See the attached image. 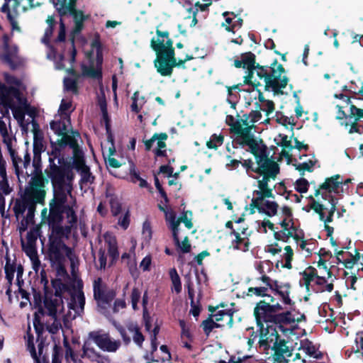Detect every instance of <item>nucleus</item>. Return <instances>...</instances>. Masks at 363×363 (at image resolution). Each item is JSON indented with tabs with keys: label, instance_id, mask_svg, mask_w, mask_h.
Wrapping results in <instances>:
<instances>
[{
	"label": "nucleus",
	"instance_id": "7",
	"mask_svg": "<svg viewBox=\"0 0 363 363\" xmlns=\"http://www.w3.org/2000/svg\"><path fill=\"white\" fill-rule=\"evenodd\" d=\"M271 181H266L264 177L259 181L258 190L253 192L255 197L252 199L250 206L252 207L251 213H254V208H257L259 213H263L268 216H274L277 214L278 204L270 199L273 197Z\"/></svg>",
	"mask_w": 363,
	"mask_h": 363
},
{
	"label": "nucleus",
	"instance_id": "38",
	"mask_svg": "<svg viewBox=\"0 0 363 363\" xmlns=\"http://www.w3.org/2000/svg\"><path fill=\"white\" fill-rule=\"evenodd\" d=\"M112 191V189L108 188L106 190V197L109 199L111 213L113 216H116L120 213L121 206L118 197Z\"/></svg>",
	"mask_w": 363,
	"mask_h": 363
},
{
	"label": "nucleus",
	"instance_id": "53",
	"mask_svg": "<svg viewBox=\"0 0 363 363\" xmlns=\"http://www.w3.org/2000/svg\"><path fill=\"white\" fill-rule=\"evenodd\" d=\"M64 86H65V89L67 91H70L76 94L77 92V85L76 77L65 78Z\"/></svg>",
	"mask_w": 363,
	"mask_h": 363
},
{
	"label": "nucleus",
	"instance_id": "6",
	"mask_svg": "<svg viewBox=\"0 0 363 363\" xmlns=\"http://www.w3.org/2000/svg\"><path fill=\"white\" fill-rule=\"evenodd\" d=\"M253 155L255 157L256 165L252 160L240 161V164L245 168L247 174L251 176L250 171L257 174L254 177L257 181V186H259V181L264 177L266 181L274 180L279 172V167L276 162L268 157L266 148H261V152Z\"/></svg>",
	"mask_w": 363,
	"mask_h": 363
},
{
	"label": "nucleus",
	"instance_id": "44",
	"mask_svg": "<svg viewBox=\"0 0 363 363\" xmlns=\"http://www.w3.org/2000/svg\"><path fill=\"white\" fill-rule=\"evenodd\" d=\"M308 269H313L315 272H318V274L327 276L328 278L331 277L330 270L328 269L325 261L320 257L317 262V269L309 268Z\"/></svg>",
	"mask_w": 363,
	"mask_h": 363
},
{
	"label": "nucleus",
	"instance_id": "10",
	"mask_svg": "<svg viewBox=\"0 0 363 363\" xmlns=\"http://www.w3.org/2000/svg\"><path fill=\"white\" fill-rule=\"evenodd\" d=\"M0 105L10 108L14 118L22 125L25 118L23 108L26 106L23 94L18 90L9 91L0 82Z\"/></svg>",
	"mask_w": 363,
	"mask_h": 363
},
{
	"label": "nucleus",
	"instance_id": "49",
	"mask_svg": "<svg viewBox=\"0 0 363 363\" xmlns=\"http://www.w3.org/2000/svg\"><path fill=\"white\" fill-rule=\"evenodd\" d=\"M0 194L9 195L12 191V188L9 186L7 174L0 175Z\"/></svg>",
	"mask_w": 363,
	"mask_h": 363
},
{
	"label": "nucleus",
	"instance_id": "2",
	"mask_svg": "<svg viewBox=\"0 0 363 363\" xmlns=\"http://www.w3.org/2000/svg\"><path fill=\"white\" fill-rule=\"evenodd\" d=\"M72 186L54 189L53 198L49 203V212L47 208L41 211L42 223L48 224L55 229L62 220V214L66 213L69 223H75L77 217L74 211L76 200L72 194Z\"/></svg>",
	"mask_w": 363,
	"mask_h": 363
},
{
	"label": "nucleus",
	"instance_id": "5",
	"mask_svg": "<svg viewBox=\"0 0 363 363\" xmlns=\"http://www.w3.org/2000/svg\"><path fill=\"white\" fill-rule=\"evenodd\" d=\"M152 48L156 52L157 57L155 60V67L158 73L162 76H171L174 67H185V62L192 59V57L186 55L184 60L177 61L174 57L173 42L168 40L165 44L160 43L156 44L152 41Z\"/></svg>",
	"mask_w": 363,
	"mask_h": 363
},
{
	"label": "nucleus",
	"instance_id": "8",
	"mask_svg": "<svg viewBox=\"0 0 363 363\" xmlns=\"http://www.w3.org/2000/svg\"><path fill=\"white\" fill-rule=\"evenodd\" d=\"M335 99L340 100L339 102L334 101L333 104L338 109L336 118L337 119H342L345 117L344 108H350L351 121V125L349 130L350 133H357L359 134L363 133V108H357L353 104H350V98L344 94H339L334 95ZM359 150L363 155V144L360 145Z\"/></svg>",
	"mask_w": 363,
	"mask_h": 363
},
{
	"label": "nucleus",
	"instance_id": "43",
	"mask_svg": "<svg viewBox=\"0 0 363 363\" xmlns=\"http://www.w3.org/2000/svg\"><path fill=\"white\" fill-rule=\"evenodd\" d=\"M62 145H60L59 144V142L57 141V143L52 144V150L48 152L49 155V162L50 165L55 163V160L58 159V163L60 164V159L59 158L60 155V147Z\"/></svg>",
	"mask_w": 363,
	"mask_h": 363
},
{
	"label": "nucleus",
	"instance_id": "61",
	"mask_svg": "<svg viewBox=\"0 0 363 363\" xmlns=\"http://www.w3.org/2000/svg\"><path fill=\"white\" fill-rule=\"evenodd\" d=\"M164 217H165V220L169 226L178 222V218H177V217H176V213L172 209H168L164 213Z\"/></svg>",
	"mask_w": 363,
	"mask_h": 363
},
{
	"label": "nucleus",
	"instance_id": "46",
	"mask_svg": "<svg viewBox=\"0 0 363 363\" xmlns=\"http://www.w3.org/2000/svg\"><path fill=\"white\" fill-rule=\"evenodd\" d=\"M274 140L277 145H281L286 149L291 150L293 148L292 139L286 135L280 133Z\"/></svg>",
	"mask_w": 363,
	"mask_h": 363
},
{
	"label": "nucleus",
	"instance_id": "13",
	"mask_svg": "<svg viewBox=\"0 0 363 363\" xmlns=\"http://www.w3.org/2000/svg\"><path fill=\"white\" fill-rule=\"evenodd\" d=\"M99 245L98 267L104 269L107 262L106 251L113 261L119 256L116 238L112 233L107 232L99 238Z\"/></svg>",
	"mask_w": 363,
	"mask_h": 363
},
{
	"label": "nucleus",
	"instance_id": "51",
	"mask_svg": "<svg viewBox=\"0 0 363 363\" xmlns=\"http://www.w3.org/2000/svg\"><path fill=\"white\" fill-rule=\"evenodd\" d=\"M191 220L192 213L189 211L184 212L181 217L178 218L179 223H183L188 229H191L193 227Z\"/></svg>",
	"mask_w": 363,
	"mask_h": 363
},
{
	"label": "nucleus",
	"instance_id": "35",
	"mask_svg": "<svg viewBox=\"0 0 363 363\" xmlns=\"http://www.w3.org/2000/svg\"><path fill=\"white\" fill-rule=\"evenodd\" d=\"M67 251V247L61 241H53L50 244V256L56 262L60 261Z\"/></svg>",
	"mask_w": 363,
	"mask_h": 363
},
{
	"label": "nucleus",
	"instance_id": "41",
	"mask_svg": "<svg viewBox=\"0 0 363 363\" xmlns=\"http://www.w3.org/2000/svg\"><path fill=\"white\" fill-rule=\"evenodd\" d=\"M48 28L45 29L44 36L42 39L43 43H48L50 38H51L53 33V26L55 24V18L52 16H48L46 19Z\"/></svg>",
	"mask_w": 363,
	"mask_h": 363
},
{
	"label": "nucleus",
	"instance_id": "22",
	"mask_svg": "<svg viewBox=\"0 0 363 363\" xmlns=\"http://www.w3.org/2000/svg\"><path fill=\"white\" fill-rule=\"evenodd\" d=\"M284 211L286 216H287V218L280 222L281 229L278 232L274 231V237L277 240H281L285 242H288L290 239H292L295 242L299 235L297 233V230L294 227V223L289 218L291 215L290 210L288 208H284Z\"/></svg>",
	"mask_w": 363,
	"mask_h": 363
},
{
	"label": "nucleus",
	"instance_id": "28",
	"mask_svg": "<svg viewBox=\"0 0 363 363\" xmlns=\"http://www.w3.org/2000/svg\"><path fill=\"white\" fill-rule=\"evenodd\" d=\"M262 281L269 287V290L274 291L276 294H279L284 303L289 304L291 303L289 298L290 286L289 284H282L277 281H273L267 276H263Z\"/></svg>",
	"mask_w": 363,
	"mask_h": 363
},
{
	"label": "nucleus",
	"instance_id": "19",
	"mask_svg": "<svg viewBox=\"0 0 363 363\" xmlns=\"http://www.w3.org/2000/svg\"><path fill=\"white\" fill-rule=\"evenodd\" d=\"M336 206L337 202L334 199H332V201L328 203H322L319 201H314L312 206L313 209L318 213L320 219L324 222L328 236H330V238L333 233V228L329 226L328 223L332 222V218L336 209Z\"/></svg>",
	"mask_w": 363,
	"mask_h": 363
},
{
	"label": "nucleus",
	"instance_id": "29",
	"mask_svg": "<svg viewBox=\"0 0 363 363\" xmlns=\"http://www.w3.org/2000/svg\"><path fill=\"white\" fill-rule=\"evenodd\" d=\"M93 48L97 49L96 55V65H91L90 66L82 65V74L94 79H101L102 77L101 74V65H102V57L99 53L100 44L98 40H95L91 44Z\"/></svg>",
	"mask_w": 363,
	"mask_h": 363
},
{
	"label": "nucleus",
	"instance_id": "60",
	"mask_svg": "<svg viewBox=\"0 0 363 363\" xmlns=\"http://www.w3.org/2000/svg\"><path fill=\"white\" fill-rule=\"evenodd\" d=\"M242 117L237 120L233 116L228 115L225 118V123L230 127L231 132L235 130L236 125H239L242 123Z\"/></svg>",
	"mask_w": 363,
	"mask_h": 363
},
{
	"label": "nucleus",
	"instance_id": "54",
	"mask_svg": "<svg viewBox=\"0 0 363 363\" xmlns=\"http://www.w3.org/2000/svg\"><path fill=\"white\" fill-rule=\"evenodd\" d=\"M133 104L131 105V109L134 112H139L141 107L144 104V98L142 97L141 99L138 98V93L135 92L133 97Z\"/></svg>",
	"mask_w": 363,
	"mask_h": 363
},
{
	"label": "nucleus",
	"instance_id": "21",
	"mask_svg": "<svg viewBox=\"0 0 363 363\" xmlns=\"http://www.w3.org/2000/svg\"><path fill=\"white\" fill-rule=\"evenodd\" d=\"M273 363H289L293 356L294 348L291 343L284 339L276 341L272 347Z\"/></svg>",
	"mask_w": 363,
	"mask_h": 363
},
{
	"label": "nucleus",
	"instance_id": "58",
	"mask_svg": "<svg viewBox=\"0 0 363 363\" xmlns=\"http://www.w3.org/2000/svg\"><path fill=\"white\" fill-rule=\"evenodd\" d=\"M75 166L78 170H81L82 174L84 177L88 180L87 176H89V169L87 166L85 165L84 161L79 158L77 159L75 161Z\"/></svg>",
	"mask_w": 363,
	"mask_h": 363
},
{
	"label": "nucleus",
	"instance_id": "11",
	"mask_svg": "<svg viewBox=\"0 0 363 363\" xmlns=\"http://www.w3.org/2000/svg\"><path fill=\"white\" fill-rule=\"evenodd\" d=\"M255 125L249 122L247 118H242V123L236 125L233 132L236 135L237 142L242 145H247L252 154L261 152V148H266L262 140L256 139L252 133Z\"/></svg>",
	"mask_w": 363,
	"mask_h": 363
},
{
	"label": "nucleus",
	"instance_id": "36",
	"mask_svg": "<svg viewBox=\"0 0 363 363\" xmlns=\"http://www.w3.org/2000/svg\"><path fill=\"white\" fill-rule=\"evenodd\" d=\"M33 152H43L45 150V143L43 133L33 125Z\"/></svg>",
	"mask_w": 363,
	"mask_h": 363
},
{
	"label": "nucleus",
	"instance_id": "56",
	"mask_svg": "<svg viewBox=\"0 0 363 363\" xmlns=\"http://www.w3.org/2000/svg\"><path fill=\"white\" fill-rule=\"evenodd\" d=\"M12 160L13 166L15 169L16 174L18 176L21 169V164H22V159L19 157L16 151L13 149V156L9 154Z\"/></svg>",
	"mask_w": 363,
	"mask_h": 363
},
{
	"label": "nucleus",
	"instance_id": "18",
	"mask_svg": "<svg viewBox=\"0 0 363 363\" xmlns=\"http://www.w3.org/2000/svg\"><path fill=\"white\" fill-rule=\"evenodd\" d=\"M2 58L12 69L22 63L18 48L7 35H4L1 44Z\"/></svg>",
	"mask_w": 363,
	"mask_h": 363
},
{
	"label": "nucleus",
	"instance_id": "57",
	"mask_svg": "<svg viewBox=\"0 0 363 363\" xmlns=\"http://www.w3.org/2000/svg\"><path fill=\"white\" fill-rule=\"evenodd\" d=\"M219 325L212 319L206 320L202 323V327L206 335H209L213 328Z\"/></svg>",
	"mask_w": 363,
	"mask_h": 363
},
{
	"label": "nucleus",
	"instance_id": "50",
	"mask_svg": "<svg viewBox=\"0 0 363 363\" xmlns=\"http://www.w3.org/2000/svg\"><path fill=\"white\" fill-rule=\"evenodd\" d=\"M128 329L133 333V339L135 343L141 347L145 339L142 333L139 331L138 327L131 325Z\"/></svg>",
	"mask_w": 363,
	"mask_h": 363
},
{
	"label": "nucleus",
	"instance_id": "17",
	"mask_svg": "<svg viewBox=\"0 0 363 363\" xmlns=\"http://www.w3.org/2000/svg\"><path fill=\"white\" fill-rule=\"evenodd\" d=\"M288 78L284 74V69L281 65L274 63L272 67V71L265 78V89L277 92L284 89L288 84Z\"/></svg>",
	"mask_w": 363,
	"mask_h": 363
},
{
	"label": "nucleus",
	"instance_id": "42",
	"mask_svg": "<svg viewBox=\"0 0 363 363\" xmlns=\"http://www.w3.org/2000/svg\"><path fill=\"white\" fill-rule=\"evenodd\" d=\"M52 286L55 289V293H52V295H58L62 297V300L66 298L67 286L65 284H63L60 280H55L52 282Z\"/></svg>",
	"mask_w": 363,
	"mask_h": 363
},
{
	"label": "nucleus",
	"instance_id": "32",
	"mask_svg": "<svg viewBox=\"0 0 363 363\" xmlns=\"http://www.w3.org/2000/svg\"><path fill=\"white\" fill-rule=\"evenodd\" d=\"M242 60L243 62V67L247 68L248 70V74L245 77V83L250 84L253 86L259 85V82H257L255 78V55L251 52L246 53L242 56Z\"/></svg>",
	"mask_w": 363,
	"mask_h": 363
},
{
	"label": "nucleus",
	"instance_id": "37",
	"mask_svg": "<svg viewBox=\"0 0 363 363\" xmlns=\"http://www.w3.org/2000/svg\"><path fill=\"white\" fill-rule=\"evenodd\" d=\"M264 284V286H262L250 287L247 290V295L248 296H256L257 297H266L268 301L273 302L274 298L268 294L269 287L265 284Z\"/></svg>",
	"mask_w": 363,
	"mask_h": 363
},
{
	"label": "nucleus",
	"instance_id": "12",
	"mask_svg": "<svg viewBox=\"0 0 363 363\" xmlns=\"http://www.w3.org/2000/svg\"><path fill=\"white\" fill-rule=\"evenodd\" d=\"M43 0H5L1 11L6 13L13 28H18L16 17L29 9L40 6Z\"/></svg>",
	"mask_w": 363,
	"mask_h": 363
},
{
	"label": "nucleus",
	"instance_id": "52",
	"mask_svg": "<svg viewBox=\"0 0 363 363\" xmlns=\"http://www.w3.org/2000/svg\"><path fill=\"white\" fill-rule=\"evenodd\" d=\"M284 252L283 255L284 259L285 260L284 267L289 269L291 268V261L293 259L294 252L291 249V246L286 245L284 248Z\"/></svg>",
	"mask_w": 363,
	"mask_h": 363
},
{
	"label": "nucleus",
	"instance_id": "4",
	"mask_svg": "<svg viewBox=\"0 0 363 363\" xmlns=\"http://www.w3.org/2000/svg\"><path fill=\"white\" fill-rule=\"evenodd\" d=\"M5 280L1 290V293H5L9 302L12 301L13 295H16L17 291L23 293L22 286L24 284L23 279V267L18 263L14 255H11L6 249L4 256Z\"/></svg>",
	"mask_w": 363,
	"mask_h": 363
},
{
	"label": "nucleus",
	"instance_id": "40",
	"mask_svg": "<svg viewBox=\"0 0 363 363\" xmlns=\"http://www.w3.org/2000/svg\"><path fill=\"white\" fill-rule=\"evenodd\" d=\"M296 244L302 251L306 252V256H309L314 250L315 244L310 240H304L301 236L295 240Z\"/></svg>",
	"mask_w": 363,
	"mask_h": 363
},
{
	"label": "nucleus",
	"instance_id": "59",
	"mask_svg": "<svg viewBox=\"0 0 363 363\" xmlns=\"http://www.w3.org/2000/svg\"><path fill=\"white\" fill-rule=\"evenodd\" d=\"M295 189L300 193H306L308 189V182L306 179L301 178L295 183Z\"/></svg>",
	"mask_w": 363,
	"mask_h": 363
},
{
	"label": "nucleus",
	"instance_id": "16",
	"mask_svg": "<svg viewBox=\"0 0 363 363\" xmlns=\"http://www.w3.org/2000/svg\"><path fill=\"white\" fill-rule=\"evenodd\" d=\"M45 173L50 179L54 189L65 188L67 185L72 186L74 174L67 167L52 164L45 169Z\"/></svg>",
	"mask_w": 363,
	"mask_h": 363
},
{
	"label": "nucleus",
	"instance_id": "9",
	"mask_svg": "<svg viewBox=\"0 0 363 363\" xmlns=\"http://www.w3.org/2000/svg\"><path fill=\"white\" fill-rule=\"evenodd\" d=\"M76 1L77 0H53L55 7L61 16L71 15L74 19V27L72 32V60H74L76 55V50L74 48V38L83 29L84 22L88 18V16L84 15L82 11L76 9Z\"/></svg>",
	"mask_w": 363,
	"mask_h": 363
},
{
	"label": "nucleus",
	"instance_id": "33",
	"mask_svg": "<svg viewBox=\"0 0 363 363\" xmlns=\"http://www.w3.org/2000/svg\"><path fill=\"white\" fill-rule=\"evenodd\" d=\"M94 342L91 340L88 339L84 342L82 347V358H87L92 362H97L98 363H106L107 359L103 357L99 352L96 350L93 345Z\"/></svg>",
	"mask_w": 363,
	"mask_h": 363
},
{
	"label": "nucleus",
	"instance_id": "20",
	"mask_svg": "<svg viewBox=\"0 0 363 363\" xmlns=\"http://www.w3.org/2000/svg\"><path fill=\"white\" fill-rule=\"evenodd\" d=\"M89 339L103 351L115 352L120 347L121 342L110 337L108 333L93 331L89 333Z\"/></svg>",
	"mask_w": 363,
	"mask_h": 363
},
{
	"label": "nucleus",
	"instance_id": "30",
	"mask_svg": "<svg viewBox=\"0 0 363 363\" xmlns=\"http://www.w3.org/2000/svg\"><path fill=\"white\" fill-rule=\"evenodd\" d=\"M0 135L2 142L6 145L9 154L13 155V142L16 140L15 135L11 130L10 118L6 121L0 119Z\"/></svg>",
	"mask_w": 363,
	"mask_h": 363
},
{
	"label": "nucleus",
	"instance_id": "27",
	"mask_svg": "<svg viewBox=\"0 0 363 363\" xmlns=\"http://www.w3.org/2000/svg\"><path fill=\"white\" fill-rule=\"evenodd\" d=\"M231 235L234 236V239L232 241V247L235 250L242 252H246L249 250L248 237L250 235V233L247 227L234 229Z\"/></svg>",
	"mask_w": 363,
	"mask_h": 363
},
{
	"label": "nucleus",
	"instance_id": "24",
	"mask_svg": "<svg viewBox=\"0 0 363 363\" xmlns=\"http://www.w3.org/2000/svg\"><path fill=\"white\" fill-rule=\"evenodd\" d=\"M115 293L112 290H107L102 284L101 278H98L94 282V296L99 306L105 308L106 305L115 297Z\"/></svg>",
	"mask_w": 363,
	"mask_h": 363
},
{
	"label": "nucleus",
	"instance_id": "3",
	"mask_svg": "<svg viewBox=\"0 0 363 363\" xmlns=\"http://www.w3.org/2000/svg\"><path fill=\"white\" fill-rule=\"evenodd\" d=\"M48 180L42 175L34 176L25 188L21 198L17 199L13 206V211L17 218L23 215L26 209L35 211L37 204L43 205L47 194Z\"/></svg>",
	"mask_w": 363,
	"mask_h": 363
},
{
	"label": "nucleus",
	"instance_id": "45",
	"mask_svg": "<svg viewBox=\"0 0 363 363\" xmlns=\"http://www.w3.org/2000/svg\"><path fill=\"white\" fill-rule=\"evenodd\" d=\"M223 135L213 134L211 136L210 140L206 143V146L209 149L216 150L223 143Z\"/></svg>",
	"mask_w": 363,
	"mask_h": 363
},
{
	"label": "nucleus",
	"instance_id": "55",
	"mask_svg": "<svg viewBox=\"0 0 363 363\" xmlns=\"http://www.w3.org/2000/svg\"><path fill=\"white\" fill-rule=\"evenodd\" d=\"M257 108L258 109L252 111L249 115H243L242 118H247L249 122L254 125V123L258 121L262 117V114L260 113V111L262 110L259 108V106L258 105Z\"/></svg>",
	"mask_w": 363,
	"mask_h": 363
},
{
	"label": "nucleus",
	"instance_id": "63",
	"mask_svg": "<svg viewBox=\"0 0 363 363\" xmlns=\"http://www.w3.org/2000/svg\"><path fill=\"white\" fill-rule=\"evenodd\" d=\"M71 106L72 104L70 101L62 99L59 108V116H63V115H68V111L71 108Z\"/></svg>",
	"mask_w": 363,
	"mask_h": 363
},
{
	"label": "nucleus",
	"instance_id": "47",
	"mask_svg": "<svg viewBox=\"0 0 363 363\" xmlns=\"http://www.w3.org/2000/svg\"><path fill=\"white\" fill-rule=\"evenodd\" d=\"M27 215L23 218L19 223L18 230L21 233L26 231L30 223L33 222L35 211H30V209H26Z\"/></svg>",
	"mask_w": 363,
	"mask_h": 363
},
{
	"label": "nucleus",
	"instance_id": "64",
	"mask_svg": "<svg viewBox=\"0 0 363 363\" xmlns=\"http://www.w3.org/2000/svg\"><path fill=\"white\" fill-rule=\"evenodd\" d=\"M259 108L266 112L267 116H269L270 113H272L274 110V104L272 101L267 100L265 101V103L262 104V105H259Z\"/></svg>",
	"mask_w": 363,
	"mask_h": 363
},
{
	"label": "nucleus",
	"instance_id": "1",
	"mask_svg": "<svg viewBox=\"0 0 363 363\" xmlns=\"http://www.w3.org/2000/svg\"><path fill=\"white\" fill-rule=\"evenodd\" d=\"M84 294L80 289L74 291L71 294L67 309H65L62 297L52 295V293H45L43 304L35 313L34 326L37 329L38 325L46 324V328L50 333H57L62 328V322L65 326H68L69 321L81 315L84 311Z\"/></svg>",
	"mask_w": 363,
	"mask_h": 363
},
{
	"label": "nucleus",
	"instance_id": "23",
	"mask_svg": "<svg viewBox=\"0 0 363 363\" xmlns=\"http://www.w3.org/2000/svg\"><path fill=\"white\" fill-rule=\"evenodd\" d=\"M281 308L279 304L270 305L269 301H260L254 309V315L258 326L263 327V323L270 320L273 313Z\"/></svg>",
	"mask_w": 363,
	"mask_h": 363
},
{
	"label": "nucleus",
	"instance_id": "31",
	"mask_svg": "<svg viewBox=\"0 0 363 363\" xmlns=\"http://www.w3.org/2000/svg\"><path fill=\"white\" fill-rule=\"evenodd\" d=\"M260 329L259 347L262 350L267 352L271 347V344L274 345L276 341L279 340L281 338L274 329H264L263 327L260 328Z\"/></svg>",
	"mask_w": 363,
	"mask_h": 363
},
{
	"label": "nucleus",
	"instance_id": "48",
	"mask_svg": "<svg viewBox=\"0 0 363 363\" xmlns=\"http://www.w3.org/2000/svg\"><path fill=\"white\" fill-rule=\"evenodd\" d=\"M174 290L177 293H179L182 290V284L179 276L175 269H172L169 272Z\"/></svg>",
	"mask_w": 363,
	"mask_h": 363
},
{
	"label": "nucleus",
	"instance_id": "15",
	"mask_svg": "<svg viewBox=\"0 0 363 363\" xmlns=\"http://www.w3.org/2000/svg\"><path fill=\"white\" fill-rule=\"evenodd\" d=\"M327 276L320 275L318 272H315L313 269H307L303 273V277L300 280V285L305 286L307 291L312 287L313 291H332L333 284L327 282Z\"/></svg>",
	"mask_w": 363,
	"mask_h": 363
},
{
	"label": "nucleus",
	"instance_id": "39",
	"mask_svg": "<svg viewBox=\"0 0 363 363\" xmlns=\"http://www.w3.org/2000/svg\"><path fill=\"white\" fill-rule=\"evenodd\" d=\"M6 81L10 85V87L8 88L4 84L7 90H18L23 94L25 86L22 84L21 82L18 79L11 75H6ZM1 84L3 85V84Z\"/></svg>",
	"mask_w": 363,
	"mask_h": 363
},
{
	"label": "nucleus",
	"instance_id": "34",
	"mask_svg": "<svg viewBox=\"0 0 363 363\" xmlns=\"http://www.w3.org/2000/svg\"><path fill=\"white\" fill-rule=\"evenodd\" d=\"M211 4H201L200 2H196L194 7L189 8L187 11L189 13V16H186L184 20L186 23H189L190 26H194L197 23L196 14L199 11H206L208 10L209 6Z\"/></svg>",
	"mask_w": 363,
	"mask_h": 363
},
{
	"label": "nucleus",
	"instance_id": "14",
	"mask_svg": "<svg viewBox=\"0 0 363 363\" xmlns=\"http://www.w3.org/2000/svg\"><path fill=\"white\" fill-rule=\"evenodd\" d=\"M70 125L69 115H63V116H57L50 122V128L55 134L61 136V139L58 140L60 145H69L74 151L77 148V143L74 135L71 136L67 134L68 128Z\"/></svg>",
	"mask_w": 363,
	"mask_h": 363
},
{
	"label": "nucleus",
	"instance_id": "25",
	"mask_svg": "<svg viewBox=\"0 0 363 363\" xmlns=\"http://www.w3.org/2000/svg\"><path fill=\"white\" fill-rule=\"evenodd\" d=\"M167 139L166 133H155L150 140L144 141L145 150H150L155 147L154 152L157 157L164 156L166 153L165 140Z\"/></svg>",
	"mask_w": 363,
	"mask_h": 363
},
{
	"label": "nucleus",
	"instance_id": "62",
	"mask_svg": "<svg viewBox=\"0 0 363 363\" xmlns=\"http://www.w3.org/2000/svg\"><path fill=\"white\" fill-rule=\"evenodd\" d=\"M140 298V291L134 288L131 293V303L132 307L133 310L136 311L138 310V303L139 302V300Z\"/></svg>",
	"mask_w": 363,
	"mask_h": 363
},
{
	"label": "nucleus",
	"instance_id": "26",
	"mask_svg": "<svg viewBox=\"0 0 363 363\" xmlns=\"http://www.w3.org/2000/svg\"><path fill=\"white\" fill-rule=\"evenodd\" d=\"M340 176L336 175L335 177H333L331 178L327 179L325 182L320 186V189L316 191L315 196H318L319 194H322V197L326 201L328 199L327 203L330 202L332 199H334L337 203V199H334L330 195V193L332 191H337L340 187V185L342 184V182L340 181Z\"/></svg>",
	"mask_w": 363,
	"mask_h": 363
}]
</instances>
